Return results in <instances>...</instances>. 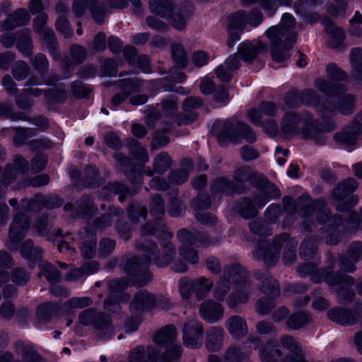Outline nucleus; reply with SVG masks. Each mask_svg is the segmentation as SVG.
Listing matches in <instances>:
<instances>
[{
    "mask_svg": "<svg viewBox=\"0 0 362 362\" xmlns=\"http://www.w3.org/2000/svg\"><path fill=\"white\" fill-rule=\"evenodd\" d=\"M257 189V194L253 199L243 197L235 205V210L245 219H250L256 216L258 209L264 207L271 199L279 198L281 192L273 184Z\"/></svg>",
    "mask_w": 362,
    "mask_h": 362,
    "instance_id": "nucleus-3",
    "label": "nucleus"
},
{
    "mask_svg": "<svg viewBox=\"0 0 362 362\" xmlns=\"http://www.w3.org/2000/svg\"><path fill=\"white\" fill-rule=\"evenodd\" d=\"M30 226V221L26 215L19 214L14 217L10 226L9 240L7 243V247L10 250H18V244L25 235Z\"/></svg>",
    "mask_w": 362,
    "mask_h": 362,
    "instance_id": "nucleus-12",
    "label": "nucleus"
},
{
    "mask_svg": "<svg viewBox=\"0 0 362 362\" xmlns=\"http://www.w3.org/2000/svg\"><path fill=\"white\" fill-rule=\"evenodd\" d=\"M113 157L119 169L123 170L126 177L132 183L136 182L141 177V172L144 168V165L133 163L129 158L121 153H115Z\"/></svg>",
    "mask_w": 362,
    "mask_h": 362,
    "instance_id": "nucleus-21",
    "label": "nucleus"
},
{
    "mask_svg": "<svg viewBox=\"0 0 362 362\" xmlns=\"http://www.w3.org/2000/svg\"><path fill=\"white\" fill-rule=\"evenodd\" d=\"M239 122H232L225 121L221 127V130L218 134V143L221 146H225L229 142H238L240 135L238 130V123Z\"/></svg>",
    "mask_w": 362,
    "mask_h": 362,
    "instance_id": "nucleus-32",
    "label": "nucleus"
},
{
    "mask_svg": "<svg viewBox=\"0 0 362 362\" xmlns=\"http://www.w3.org/2000/svg\"><path fill=\"white\" fill-rule=\"evenodd\" d=\"M170 238L166 240L159 238L162 240L160 243L163 250L162 255H159L157 244L151 240H146L144 236L141 237L136 243V247L142 252L146 253L147 257L158 267H165L173 260L176 255L175 247L169 240Z\"/></svg>",
    "mask_w": 362,
    "mask_h": 362,
    "instance_id": "nucleus-7",
    "label": "nucleus"
},
{
    "mask_svg": "<svg viewBox=\"0 0 362 362\" xmlns=\"http://www.w3.org/2000/svg\"><path fill=\"white\" fill-rule=\"evenodd\" d=\"M76 211L79 216L90 219L98 212V208L90 195L83 194L77 202Z\"/></svg>",
    "mask_w": 362,
    "mask_h": 362,
    "instance_id": "nucleus-44",
    "label": "nucleus"
},
{
    "mask_svg": "<svg viewBox=\"0 0 362 362\" xmlns=\"http://www.w3.org/2000/svg\"><path fill=\"white\" fill-rule=\"evenodd\" d=\"M201 317L209 323H216L223 318V306L212 299L203 301L199 307Z\"/></svg>",
    "mask_w": 362,
    "mask_h": 362,
    "instance_id": "nucleus-22",
    "label": "nucleus"
},
{
    "mask_svg": "<svg viewBox=\"0 0 362 362\" xmlns=\"http://www.w3.org/2000/svg\"><path fill=\"white\" fill-rule=\"evenodd\" d=\"M177 237L180 242L186 245H194L197 247H207L212 244L211 240L205 233L196 232L193 234L187 229H181L177 232Z\"/></svg>",
    "mask_w": 362,
    "mask_h": 362,
    "instance_id": "nucleus-26",
    "label": "nucleus"
},
{
    "mask_svg": "<svg viewBox=\"0 0 362 362\" xmlns=\"http://www.w3.org/2000/svg\"><path fill=\"white\" fill-rule=\"evenodd\" d=\"M247 12L244 10H239L230 14L228 17V30H243L247 24Z\"/></svg>",
    "mask_w": 362,
    "mask_h": 362,
    "instance_id": "nucleus-58",
    "label": "nucleus"
},
{
    "mask_svg": "<svg viewBox=\"0 0 362 362\" xmlns=\"http://www.w3.org/2000/svg\"><path fill=\"white\" fill-rule=\"evenodd\" d=\"M21 255L31 261L30 267H33L35 262L40 260L42 257V250L38 247H33V243L30 239L25 240L21 248Z\"/></svg>",
    "mask_w": 362,
    "mask_h": 362,
    "instance_id": "nucleus-48",
    "label": "nucleus"
},
{
    "mask_svg": "<svg viewBox=\"0 0 362 362\" xmlns=\"http://www.w3.org/2000/svg\"><path fill=\"white\" fill-rule=\"evenodd\" d=\"M225 327L235 339H240L248 333L247 322L240 315H235L229 317L225 322Z\"/></svg>",
    "mask_w": 362,
    "mask_h": 362,
    "instance_id": "nucleus-28",
    "label": "nucleus"
},
{
    "mask_svg": "<svg viewBox=\"0 0 362 362\" xmlns=\"http://www.w3.org/2000/svg\"><path fill=\"white\" fill-rule=\"evenodd\" d=\"M224 338L223 328L219 326L211 327L206 332V348L210 351H218L223 346Z\"/></svg>",
    "mask_w": 362,
    "mask_h": 362,
    "instance_id": "nucleus-35",
    "label": "nucleus"
},
{
    "mask_svg": "<svg viewBox=\"0 0 362 362\" xmlns=\"http://www.w3.org/2000/svg\"><path fill=\"white\" fill-rule=\"evenodd\" d=\"M233 179L236 187H243L247 189L245 193L250 191L252 186L260 189L269 185L268 184H272L262 174L257 173L247 166L237 168L233 173Z\"/></svg>",
    "mask_w": 362,
    "mask_h": 362,
    "instance_id": "nucleus-10",
    "label": "nucleus"
},
{
    "mask_svg": "<svg viewBox=\"0 0 362 362\" xmlns=\"http://www.w3.org/2000/svg\"><path fill=\"white\" fill-rule=\"evenodd\" d=\"M301 102L308 106H315L322 117L324 118L326 114L333 113L336 111V106L331 103L330 100H326V103L320 101V96L312 88H307L300 92Z\"/></svg>",
    "mask_w": 362,
    "mask_h": 362,
    "instance_id": "nucleus-18",
    "label": "nucleus"
},
{
    "mask_svg": "<svg viewBox=\"0 0 362 362\" xmlns=\"http://www.w3.org/2000/svg\"><path fill=\"white\" fill-rule=\"evenodd\" d=\"M193 5L190 2L183 4L179 11L170 14V23L175 29L181 30L185 29L187 21L193 13Z\"/></svg>",
    "mask_w": 362,
    "mask_h": 362,
    "instance_id": "nucleus-36",
    "label": "nucleus"
},
{
    "mask_svg": "<svg viewBox=\"0 0 362 362\" xmlns=\"http://www.w3.org/2000/svg\"><path fill=\"white\" fill-rule=\"evenodd\" d=\"M40 36L53 59L56 61L59 60L61 57V52L54 30L52 29H46Z\"/></svg>",
    "mask_w": 362,
    "mask_h": 362,
    "instance_id": "nucleus-43",
    "label": "nucleus"
},
{
    "mask_svg": "<svg viewBox=\"0 0 362 362\" xmlns=\"http://www.w3.org/2000/svg\"><path fill=\"white\" fill-rule=\"evenodd\" d=\"M274 298V296H268L259 298L255 305V312L262 316L269 315L276 305Z\"/></svg>",
    "mask_w": 362,
    "mask_h": 362,
    "instance_id": "nucleus-60",
    "label": "nucleus"
},
{
    "mask_svg": "<svg viewBox=\"0 0 362 362\" xmlns=\"http://www.w3.org/2000/svg\"><path fill=\"white\" fill-rule=\"evenodd\" d=\"M204 105V100L200 97L189 96L182 103V112L176 116L175 122L178 126L187 125L199 117L197 110Z\"/></svg>",
    "mask_w": 362,
    "mask_h": 362,
    "instance_id": "nucleus-11",
    "label": "nucleus"
},
{
    "mask_svg": "<svg viewBox=\"0 0 362 362\" xmlns=\"http://www.w3.org/2000/svg\"><path fill=\"white\" fill-rule=\"evenodd\" d=\"M172 160L169 154L163 151L157 155L153 160V169L158 174L165 173L170 168Z\"/></svg>",
    "mask_w": 362,
    "mask_h": 362,
    "instance_id": "nucleus-63",
    "label": "nucleus"
},
{
    "mask_svg": "<svg viewBox=\"0 0 362 362\" xmlns=\"http://www.w3.org/2000/svg\"><path fill=\"white\" fill-rule=\"evenodd\" d=\"M170 197L168 205V212L173 217H179L184 215L186 208L178 197L177 189L169 192Z\"/></svg>",
    "mask_w": 362,
    "mask_h": 362,
    "instance_id": "nucleus-55",
    "label": "nucleus"
},
{
    "mask_svg": "<svg viewBox=\"0 0 362 362\" xmlns=\"http://www.w3.org/2000/svg\"><path fill=\"white\" fill-rule=\"evenodd\" d=\"M38 262V267L40 269L38 276L43 275L46 279L52 284L57 283L60 281V272L54 265L48 262L42 261V259Z\"/></svg>",
    "mask_w": 362,
    "mask_h": 362,
    "instance_id": "nucleus-54",
    "label": "nucleus"
},
{
    "mask_svg": "<svg viewBox=\"0 0 362 362\" xmlns=\"http://www.w3.org/2000/svg\"><path fill=\"white\" fill-rule=\"evenodd\" d=\"M59 310V306L52 302L40 305L37 309V319L38 322L45 323L49 321Z\"/></svg>",
    "mask_w": 362,
    "mask_h": 362,
    "instance_id": "nucleus-52",
    "label": "nucleus"
},
{
    "mask_svg": "<svg viewBox=\"0 0 362 362\" xmlns=\"http://www.w3.org/2000/svg\"><path fill=\"white\" fill-rule=\"evenodd\" d=\"M203 325L196 318L185 322L183 326V341L188 346L197 349L201 346L203 337Z\"/></svg>",
    "mask_w": 362,
    "mask_h": 362,
    "instance_id": "nucleus-17",
    "label": "nucleus"
},
{
    "mask_svg": "<svg viewBox=\"0 0 362 362\" xmlns=\"http://www.w3.org/2000/svg\"><path fill=\"white\" fill-rule=\"evenodd\" d=\"M150 214L153 216V222L146 223L141 230V236L154 235L157 238L164 240L173 237V234L168 230V228L161 217L165 213V202L161 196L155 194L150 198Z\"/></svg>",
    "mask_w": 362,
    "mask_h": 362,
    "instance_id": "nucleus-5",
    "label": "nucleus"
},
{
    "mask_svg": "<svg viewBox=\"0 0 362 362\" xmlns=\"http://www.w3.org/2000/svg\"><path fill=\"white\" fill-rule=\"evenodd\" d=\"M317 247L315 240L308 237L303 240L299 247V255L305 260L312 259L316 252Z\"/></svg>",
    "mask_w": 362,
    "mask_h": 362,
    "instance_id": "nucleus-64",
    "label": "nucleus"
},
{
    "mask_svg": "<svg viewBox=\"0 0 362 362\" xmlns=\"http://www.w3.org/2000/svg\"><path fill=\"white\" fill-rule=\"evenodd\" d=\"M223 276L230 283L242 285L247 280L248 272L240 264L235 263L228 268H225Z\"/></svg>",
    "mask_w": 362,
    "mask_h": 362,
    "instance_id": "nucleus-39",
    "label": "nucleus"
},
{
    "mask_svg": "<svg viewBox=\"0 0 362 362\" xmlns=\"http://www.w3.org/2000/svg\"><path fill=\"white\" fill-rule=\"evenodd\" d=\"M280 341L283 347L288 351V354L284 355L285 358H296L297 356L304 354L302 344L293 337L284 335Z\"/></svg>",
    "mask_w": 362,
    "mask_h": 362,
    "instance_id": "nucleus-49",
    "label": "nucleus"
},
{
    "mask_svg": "<svg viewBox=\"0 0 362 362\" xmlns=\"http://www.w3.org/2000/svg\"><path fill=\"white\" fill-rule=\"evenodd\" d=\"M298 240L290 238L286 233L275 237L271 244L265 240L259 241L252 250V256L255 259L262 260L267 267H274L278 262L280 251L284 247L282 261L288 265L297 259L296 247Z\"/></svg>",
    "mask_w": 362,
    "mask_h": 362,
    "instance_id": "nucleus-1",
    "label": "nucleus"
},
{
    "mask_svg": "<svg viewBox=\"0 0 362 362\" xmlns=\"http://www.w3.org/2000/svg\"><path fill=\"white\" fill-rule=\"evenodd\" d=\"M176 328L173 325H167L160 330L158 331L154 337L153 341L161 346H168L174 344L173 342L176 339Z\"/></svg>",
    "mask_w": 362,
    "mask_h": 362,
    "instance_id": "nucleus-47",
    "label": "nucleus"
},
{
    "mask_svg": "<svg viewBox=\"0 0 362 362\" xmlns=\"http://www.w3.org/2000/svg\"><path fill=\"white\" fill-rule=\"evenodd\" d=\"M109 296L115 297L122 303H127L130 299V294L125 293L128 282L124 279H113L107 283Z\"/></svg>",
    "mask_w": 362,
    "mask_h": 362,
    "instance_id": "nucleus-34",
    "label": "nucleus"
},
{
    "mask_svg": "<svg viewBox=\"0 0 362 362\" xmlns=\"http://www.w3.org/2000/svg\"><path fill=\"white\" fill-rule=\"evenodd\" d=\"M327 315L330 320L339 325L344 326L354 325L357 322V317H362V303L356 305L355 311L338 307L329 309Z\"/></svg>",
    "mask_w": 362,
    "mask_h": 362,
    "instance_id": "nucleus-14",
    "label": "nucleus"
},
{
    "mask_svg": "<svg viewBox=\"0 0 362 362\" xmlns=\"http://www.w3.org/2000/svg\"><path fill=\"white\" fill-rule=\"evenodd\" d=\"M182 354V347L178 344H172L166 346L158 362H179Z\"/></svg>",
    "mask_w": 362,
    "mask_h": 362,
    "instance_id": "nucleus-57",
    "label": "nucleus"
},
{
    "mask_svg": "<svg viewBox=\"0 0 362 362\" xmlns=\"http://www.w3.org/2000/svg\"><path fill=\"white\" fill-rule=\"evenodd\" d=\"M325 0H298L295 2L293 7L296 12L303 18L305 22L313 24L320 18V14L313 11V9L322 6Z\"/></svg>",
    "mask_w": 362,
    "mask_h": 362,
    "instance_id": "nucleus-20",
    "label": "nucleus"
},
{
    "mask_svg": "<svg viewBox=\"0 0 362 362\" xmlns=\"http://www.w3.org/2000/svg\"><path fill=\"white\" fill-rule=\"evenodd\" d=\"M315 86L325 95L334 97L346 91L344 85L325 79L318 78L315 81Z\"/></svg>",
    "mask_w": 362,
    "mask_h": 362,
    "instance_id": "nucleus-46",
    "label": "nucleus"
},
{
    "mask_svg": "<svg viewBox=\"0 0 362 362\" xmlns=\"http://www.w3.org/2000/svg\"><path fill=\"white\" fill-rule=\"evenodd\" d=\"M76 241L81 255L86 259L93 258L97 250V237L88 226L81 228L77 233Z\"/></svg>",
    "mask_w": 362,
    "mask_h": 362,
    "instance_id": "nucleus-16",
    "label": "nucleus"
},
{
    "mask_svg": "<svg viewBox=\"0 0 362 362\" xmlns=\"http://www.w3.org/2000/svg\"><path fill=\"white\" fill-rule=\"evenodd\" d=\"M30 20L25 8H18L11 13L4 21H0V31L11 30L25 25Z\"/></svg>",
    "mask_w": 362,
    "mask_h": 362,
    "instance_id": "nucleus-31",
    "label": "nucleus"
},
{
    "mask_svg": "<svg viewBox=\"0 0 362 362\" xmlns=\"http://www.w3.org/2000/svg\"><path fill=\"white\" fill-rule=\"evenodd\" d=\"M312 321L310 315L305 311L291 314L286 320V326L291 329H300Z\"/></svg>",
    "mask_w": 362,
    "mask_h": 362,
    "instance_id": "nucleus-53",
    "label": "nucleus"
},
{
    "mask_svg": "<svg viewBox=\"0 0 362 362\" xmlns=\"http://www.w3.org/2000/svg\"><path fill=\"white\" fill-rule=\"evenodd\" d=\"M322 23L325 27V32L329 35V45L334 49H343L345 33L342 28L334 25L333 21L329 17H324Z\"/></svg>",
    "mask_w": 362,
    "mask_h": 362,
    "instance_id": "nucleus-23",
    "label": "nucleus"
},
{
    "mask_svg": "<svg viewBox=\"0 0 362 362\" xmlns=\"http://www.w3.org/2000/svg\"><path fill=\"white\" fill-rule=\"evenodd\" d=\"M357 187L358 183L354 178H346L339 182L333 189V197L337 201H342L352 194Z\"/></svg>",
    "mask_w": 362,
    "mask_h": 362,
    "instance_id": "nucleus-40",
    "label": "nucleus"
},
{
    "mask_svg": "<svg viewBox=\"0 0 362 362\" xmlns=\"http://www.w3.org/2000/svg\"><path fill=\"white\" fill-rule=\"evenodd\" d=\"M249 354L243 352L240 347L235 344L230 345L223 355V362H243Z\"/></svg>",
    "mask_w": 362,
    "mask_h": 362,
    "instance_id": "nucleus-59",
    "label": "nucleus"
},
{
    "mask_svg": "<svg viewBox=\"0 0 362 362\" xmlns=\"http://www.w3.org/2000/svg\"><path fill=\"white\" fill-rule=\"evenodd\" d=\"M156 306V296L146 289L138 291L129 303V311L134 315H140L151 311Z\"/></svg>",
    "mask_w": 362,
    "mask_h": 362,
    "instance_id": "nucleus-15",
    "label": "nucleus"
},
{
    "mask_svg": "<svg viewBox=\"0 0 362 362\" xmlns=\"http://www.w3.org/2000/svg\"><path fill=\"white\" fill-rule=\"evenodd\" d=\"M89 11L96 23L101 25L105 22L107 14V5L105 3H100L98 0H89Z\"/></svg>",
    "mask_w": 362,
    "mask_h": 362,
    "instance_id": "nucleus-56",
    "label": "nucleus"
},
{
    "mask_svg": "<svg viewBox=\"0 0 362 362\" xmlns=\"http://www.w3.org/2000/svg\"><path fill=\"white\" fill-rule=\"evenodd\" d=\"M64 203L62 199L57 195L44 197L42 194H36L30 200L25 199L21 201L22 207L28 211H39L43 207L55 209L61 206Z\"/></svg>",
    "mask_w": 362,
    "mask_h": 362,
    "instance_id": "nucleus-19",
    "label": "nucleus"
},
{
    "mask_svg": "<svg viewBox=\"0 0 362 362\" xmlns=\"http://www.w3.org/2000/svg\"><path fill=\"white\" fill-rule=\"evenodd\" d=\"M123 214V211L113 205L108 206V211L93 221V228L99 231H103L112 223V216H119Z\"/></svg>",
    "mask_w": 362,
    "mask_h": 362,
    "instance_id": "nucleus-37",
    "label": "nucleus"
},
{
    "mask_svg": "<svg viewBox=\"0 0 362 362\" xmlns=\"http://www.w3.org/2000/svg\"><path fill=\"white\" fill-rule=\"evenodd\" d=\"M255 278L259 281V290L267 296L277 297L280 294V287L277 281L274 279L268 272L256 270L254 272Z\"/></svg>",
    "mask_w": 362,
    "mask_h": 362,
    "instance_id": "nucleus-25",
    "label": "nucleus"
},
{
    "mask_svg": "<svg viewBox=\"0 0 362 362\" xmlns=\"http://www.w3.org/2000/svg\"><path fill=\"white\" fill-rule=\"evenodd\" d=\"M45 98L49 103L63 102L66 98L65 85L60 84L54 88L45 90Z\"/></svg>",
    "mask_w": 362,
    "mask_h": 362,
    "instance_id": "nucleus-62",
    "label": "nucleus"
},
{
    "mask_svg": "<svg viewBox=\"0 0 362 362\" xmlns=\"http://www.w3.org/2000/svg\"><path fill=\"white\" fill-rule=\"evenodd\" d=\"M206 281L204 276L198 278L195 281H192L186 276L181 278L178 284L181 296L185 299L189 298L193 291L196 293V286L201 285Z\"/></svg>",
    "mask_w": 362,
    "mask_h": 362,
    "instance_id": "nucleus-51",
    "label": "nucleus"
},
{
    "mask_svg": "<svg viewBox=\"0 0 362 362\" xmlns=\"http://www.w3.org/2000/svg\"><path fill=\"white\" fill-rule=\"evenodd\" d=\"M334 264L331 263L326 267L320 268V275L313 276V281L319 283L324 280L331 286H351L354 284V279L347 274L334 272Z\"/></svg>",
    "mask_w": 362,
    "mask_h": 362,
    "instance_id": "nucleus-13",
    "label": "nucleus"
},
{
    "mask_svg": "<svg viewBox=\"0 0 362 362\" xmlns=\"http://www.w3.org/2000/svg\"><path fill=\"white\" fill-rule=\"evenodd\" d=\"M338 211L343 212L346 219L340 215L330 216L329 211L327 209L323 200L316 199L305 204L299 210V214L305 219H309L315 214L317 221L321 224H327L329 227L336 228L343 225L344 221L352 223L354 226H358L360 218L358 214L351 210L346 202L339 203L336 206Z\"/></svg>",
    "mask_w": 362,
    "mask_h": 362,
    "instance_id": "nucleus-2",
    "label": "nucleus"
},
{
    "mask_svg": "<svg viewBox=\"0 0 362 362\" xmlns=\"http://www.w3.org/2000/svg\"><path fill=\"white\" fill-rule=\"evenodd\" d=\"M259 358L262 362H284L285 358L280 347L270 343L259 349Z\"/></svg>",
    "mask_w": 362,
    "mask_h": 362,
    "instance_id": "nucleus-42",
    "label": "nucleus"
},
{
    "mask_svg": "<svg viewBox=\"0 0 362 362\" xmlns=\"http://www.w3.org/2000/svg\"><path fill=\"white\" fill-rule=\"evenodd\" d=\"M313 119L309 112L297 113L290 112L286 113L281 119V132L284 135H293L313 126Z\"/></svg>",
    "mask_w": 362,
    "mask_h": 362,
    "instance_id": "nucleus-9",
    "label": "nucleus"
},
{
    "mask_svg": "<svg viewBox=\"0 0 362 362\" xmlns=\"http://www.w3.org/2000/svg\"><path fill=\"white\" fill-rule=\"evenodd\" d=\"M14 351L25 362H46V361L28 344L22 341H18L14 344Z\"/></svg>",
    "mask_w": 362,
    "mask_h": 362,
    "instance_id": "nucleus-38",
    "label": "nucleus"
},
{
    "mask_svg": "<svg viewBox=\"0 0 362 362\" xmlns=\"http://www.w3.org/2000/svg\"><path fill=\"white\" fill-rule=\"evenodd\" d=\"M151 260L144 253V257H133L124 265V272L129 276L132 285L144 286L152 280V274L148 267Z\"/></svg>",
    "mask_w": 362,
    "mask_h": 362,
    "instance_id": "nucleus-8",
    "label": "nucleus"
},
{
    "mask_svg": "<svg viewBox=\"0 0 362 362\" xmlns=\"http://www.w3.org/2000/svg\"><path fill=\"white\" fill-rule=\"evenodd\" d=\"M16 47L20 52L25 57L31 56L33 50V40L30 36V30L23 29L16 32Z\"/></svg>",
    "mask_w": 362,
    "mask_h": 362,
    "instance_id": "nucleus-41",
    "label": "nucleus"
},
{
    "mask_svg": "<svg viewBox=\"0 0 362 362\" xmlns=\"http://www.w3.org/2000/svg\"><path fill=\"white\" fill-rule=\"evenodd\" d=\"M356 98L350 94H346L339 98L338 105L336 106V110L338 108L339 112L343 115H349L352 113L356 107ZM333 104V103H332Z\"/></svg>",
    "mask_w": 362,
    "mask_h": 362,
    "instance_id": "nucleus-61",
    "label": "nucleus"
},
{
    "mask_svg": "<svg viewBox=\"0 0 362 362\" xmlns=\"http://www.w3.org/2000/svg\"><path fill=\"white\" fill-rule=\"evenodd\" d=\"M78 320L84 326H92L96 337L101 340L108 339L114 334L112 317L106 313L88 308L80 313Z\"/></svg>",
    "mask_w": 362,
    "mask_h": 362,
    "instance_id": "nucleus-6",
    "label": "nucleus"
},
{
    "mask_svg": "<svg viewBox=\"0 0 362 362\" xmlns=\"http://www.w3.org/2000/svg\"><path fill=\"white\" fill-rule=\"evenodd\" d=\"M28 162L20 155H16L13 163L6 165L1 179L9 182V185L14 182L19 174H25L28 171Z\"/></svg>",
    "mask_w": 362,
    "mask_h": 362,
    "instance_id": "nucleus-27",
    "label": "nucleus"
},
{
    "mask_svg": "<svg viewBox=\"0 0 362 362\" xmlns=\"http://www.w3.org/2000/svg\"><path fill=\"white\" fill-rule=\"evenodd\" d=\"M266 45L261 41L255 43L245 42L238 47V53L241 59L246 62H252L259 53L266 49Z\"/></svg>",
    "mask_w": 362,
    "mask_h": 362,
    "instance_id": "nucleus-33",
    "label": "nucleus"
},
{
    "mask_svg": "<svg viewBox=\"0 0 362 362\" xmlns=\"http://www.w3.org/2000/svg\"><path fill=\"white\" fill-rule=\"evenodd\" d=\"M266 35L270 41L271 56L277 63L288 59V51L292 48L296 41V33H288L279 26H272L266 31Z\"/></svg>",
    "mask_w": 362,
    "mask_h": 362,
    "instance_id": "nucleus-4",
    "label": "nucleus"
},
{
    "mask_svg": "<svg viewBox=\"0 0 362 362\" xmlns=\"http://www.w3.org/2000/svg\"><path fill=\"white\" fill-rule=\"evenodd\" d=\"M278 106L270 101H262L259 105V110H250L248 112V116L250 121L255 125L262 126L263 115L273 117L278 112Z\"/></svg>",
    "mask_w": 362,
    "mask_h": 362,
    "instance_id": "nucleus-30",
    "label": "nucleus"
},
{
    "mask_svg": "<svg viewBox=\"0 0 362 362\" xmlns=\"http://www.w3.org/2000/svg\"><path fill=\"white\" fill-rule=\"evenodd\" d=\"M245 187H236L235 183L225 177H221L211 182V192L212 195L223 194L233 195L245 193Z\"/></svg>",
    "mask_w": 362,
    "mask_h": 362,
    "instance_id": "nucleus-24",
    "label": "nucleus"
},
{
    "mask_svg": "<svg viewBox=\"0 0 362 362\" xmlns=\"http://www.w3.org/2000/svg\"><path fill=\"white\" fill-rule=\"evenodd\" d=\"M252 285L250 282H245L232 293L226 299V303L230 308L235 309L239 305L246 303L250 296Z\"/></svg>",
    "mask_w": 362,
    "mask_h": 362,
    "instance_id": "nucleus-29",
    "label": "nucleus"
},
{
    "mask_svg": "<svg viewBox=\"0 0 362 362\" xmlns=\"http://www.w3.org/2000/svg\"><path fill=\"white\" fill-rule=\"evenodd\" d=\"M148 4L150 11L162 18L170 16L175 8L173 0H149Z\"/></svg>",
    "mask_w": 362,
    "mask_h": 362,
    "instance_id": "nucleus-45",
    "label": "nucleus"
},
{
    "mask_svg": "<svg viewBox=\"0 0 362 362\" xmlns=\"http://www.w3.org/2000/svg\"><path fill=\"white\" fill-rule=\"evenodd\" d=\"M349 61L353 77L356 80L362 81V48H352L349 54Z\"/></svg>",
    "mask_w": 362,
    "mask_h": 362,
    "instance_id": "nucleus-50",
    "label": "nucleus"
}]
</instances>
